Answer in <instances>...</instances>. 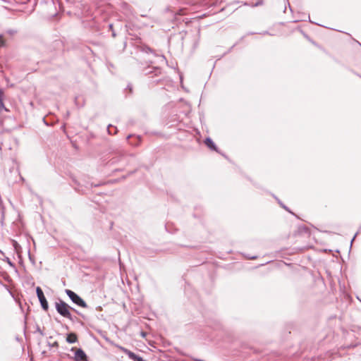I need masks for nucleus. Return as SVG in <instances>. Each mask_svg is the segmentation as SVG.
Listing matches in <instances>:
<instances>
[{"label": "nucleus", "instance_id": "f257e3e1", "mask_svg": "<svg viewBox=\"0 0 361 361\" xmlns=\"http://www.w3.org/2000/svg\"><path fill=\"white\" fill-rule=\"evenodd\" d=\"M56 309L57 312L63 317L71 319V314L70 312L71 307L65 302L60 300L56 303Z\"/></svg>", "mask_w": 361, "mask_h": 361}, {"label": "nucleus", "instance_id": "f03ea898", "mask_svg": "<svg viewBox=\"0 0 361 361\" xmlns=\"http://www.w3.org/2000/svg\"><path fill=\"white\" fill-rule=\"evenodd\" d=\"M66 293L68 295L70 299L74 303L78 305V306H80L81 307H83V308L87 307V303L80 296H78L75 293H74L73 291H72V290H71L69 289H66Z\"/></svg>", "mask_w": 361, "mask_h": 361}, {"label": "nucleus", "instance_id": "7ed1b4c3", "mask_svg": "<svg viewBox=\"0 0 361 361\" xmlns=\"http://www.w3.org/2000/svg\"><path fill=\"white\" fill-rule=\"evenodd\" d=\"M36 292H37V297L39 298V300L41 303L42 308L44 310H47L49 305H48V302L44 297L42 290L41 289L40 287H37Z\"/></svg>", "mask_w": 361, "mask_h": 361}, {"label": "nucleus", "instance_id": "20e7f679", "mask_svg": "<svg viewBox=\"0 0 361 361\" xmlns=\"http://www.w3.org/2000/svg\"><path fill=\"white\" fill-rule=\"evenodd\" d=\"M121 349L131 360L134 361H144L141 357L135 355L134 353L130 351L129 350L124 348H121Z\"/></svg>", "mask_w": 361, "mask_h": 361}, {"label": "nucleus", "instance_id": "39448f33", "mask_svg": "<svg viewBox=\"0 0 361 361\" xmlns=\"http://www.w3.org/2000/svg\"><path fill=\"white\" fill-rule=\"evenodd\" d=\"M75 360L76 361H87L85 353L81 349H78L76 350L75 354Z\"/></svg>", "mask_w": 361, "mask_h": 361}, {"label": "nucleus", "instance_id": "423d86ee", "mask_svg": "<svg viewBox=\"0 0 361 361\" xmlns=\"http://www.w3.org/2000/svg\"><path fill=\"white\" fill-rule=\"evenodd\" d=\"M78 336L75 333H70L67 335L66 341L69 343H74L77 342Z\"/></svg>", "mask_w": 361, "mask_h": 361}, {"label": "nucleus", "instance_id": "0eeeda50", "mask_svg": "<svg viewBox=\"0 0 361 361\" xmlns=\"http://www.w3.org/2000/svg\"><path fill=\"white\" fill-rule=\"evenodd\" d=\"M3 100H4V92L1 90H0V113L4 109L6 111H8L5 106H4V102H3Z\"/></svg>", "mask_w": 361, "mask_h": 361}, {"label": "nucleus", "instance_id": "6e6552de", "mask_svg": "<svg viewBox=\"0 0 361 361\" xmlns=\"http://www.w3.org/2000/svg\"><path fill=\"white\" fill-rule=\"evenodd\" d=\"M204 142L210 149L216 150L215 145L210 138H207Z\"/></svg>", "mask_w": 361, "mask_h": 361}, {"label": "nucleus", "instance_id": "1a4fd4ad", "mask_svg": "<svg viewBox=\"0 0 361 361\" xmlns=\"http://www.w3.org/2000/svg\"><path fill=\"white\" fill-rule=\"evenodd\" d=\"M5 40L2 36H0V48L4 46Z\"/></svg>", "mask_w": 361, "mask_h": 361}, {"label": "nucleus", "instance_id": "9d476101", "mask_svg": "<svg viewBox=\"0 0 361 361\" xmlns=\"http://www.w3.org/2000/svg\"><path fill=\"white\" fill-rule=\"evenodd\" d=\"M53 346H54V347H58V346H59L58 343H57V342H54V343H53Z\"/></svg>", "mask_w": 361, "mask_h": 361}, {"label": "nucleus", "instance_id": "9b49d317", "mask_svg": "<svg viewBox=\"0 0 361 361\" xmlns=\"http://www.w3.org/2000/svg\"><path fill=\"white\" fill-rule=\"evenodd\" d=\"M142 336H145V334L142 332Z\"/></svg>", "mask_w": 361, "mask_h": 361}]
</instances>
